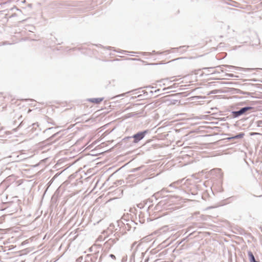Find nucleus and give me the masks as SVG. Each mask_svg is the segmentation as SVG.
<instances>
[{
	"label": "nucleus",
	"mask_w": 262,
	"mask_h": 262,
	"mask_svg": "<svg viewBox=\"0 0 262 262\" xmlns=\"http://www.w3.org/2000/svg\"><path fill=\"white\" fill-rule=\"evenodd\" d=\"M136 145V144L131 136H126L123 138L121 141L116 145V147H121L124 149H128L134 148Z\"/></svg>",
	"instance_id": "1"
},
{
	"label": "nucleus",
	"mask_w": 262,
	"mask_h": 262,
	"mask_svg": "<svg viewBox=\"0 0 262 262\" xmlns=\"http://www.w3.org/2000/svg\"><path fill=\"white\" fill-rule=\"evenodd\" d=\"M254 107L250 106H246L241 108L237 111H232L231 112V118H237L242 115H246L250 113Z\"/></svg>",
	"instance_id": "2"
},
{
	"label": "nucleus",
	"mask_w": 262,
	"mask_h": 262,
	"mask_svg": "<svg viewBox=\"0 0 262 262\" xmlns=\"http://www.w3.org/2000/svg\"><path fill=\"white\" fill-rule=\"evenodd\" d=\"M150 133V130L145 129L139 131L135 133L133 135L131 136L134 142L137 145L139 142L143 139L145 136Z\"/></svg>",
	"instance_id": "3"
},
{
	"label": "nucleus",
	"mask_w": 262,
	"mask_h": 262,
	"mask_svg": "<svg viewBox=\"0 0 262 262\" xmlns=\"http://www.w3.org/2000/svg\"><path fill=\"white\" fill-rule=\"evenodd\" d=\"M103 99L104 98H90L89 99V101L91 102L94 103L95 104H99L101 101H102Z\"/></svg>",
	"instance_id": "4"
},
{
	"label": "nucleus",
	"mask_w": 262,
	"mask_h": 262,
	"mask_svg": "<svg viewBox=\"0 0 262 262\" xmlns=\"http://www.w3.org/2000/svg\"><path fill=\"white\" fill-rule=\"evenodd\" d=\"M259 69L258 68H240V71L243 72H251L253 71H258Z\"/></svg>",
	"instance_id": "5"
},
{
	"label": "nucleus",
	"mask_w": 262,
	"mask_h": 262,
	"mask_svg": "<svg viewBox=\"0 0 262 262\" xmlns=\"http://www.w3.org/2000/svg\"><path fill=\"white\" fill-rule=\"evenodd\" d=\"M244 136H245V133L243 132H241L235 136H233L232 138H233L234 140L237 139H241V138H243Z\"/></svg>",
	"instance_id": "6"
},
{
	"label": "nucleus",
	"mask_w": 262,
	"mask_h": 262,
	"mask_svg": "<svg viewBox=\"0 0 262 262\" xmlns=\"http://www.w3.org/2000/svg\"><path fill=\"white\" fill-rule=\"evenodd\" d=\"M248 256L250 258V262H257V261L255 260L254 256L253 254V253L251 251H249L248 253Z\"/></svg>",
	"instance_id": "7"
},
{
	"label": "nucleus",
	"mask_w": 262,
	"mask_h": 262,
	"mask_svg": "<svg viewBox=\"0 0 262 262\" xmlns=\"http://www.w3.org/2000/svg\"><path fill=\"white\" fill-rule=\"evenodd\" d=\"M188 48V47L186 46H181L179 48H174L173 49L174 50H178V49H184V51H186L187 48Z\"/></svg>",
	"instance_id": "8"
},
{
	"label": "nucleus",
	"mask_w": 262,
	"mask_h": 262,
	"mask_svg": "<svg viewBox=\"0 0 262 262\" xmlns=\"http://www.w3.org/2000/svg\"><path fill=\"white\" fill-rule=\"evenodd\" d=\"M119 53H122V54H126L127 53H128V52L127 51H125V50H120L119 51H117Z\"/></svg>",
	"instance_id": "9"
},
{
	"label": "nucleus",
	"mask_w": 262,
	"mask_h": 262,
	"mask_svg": "<svg viewBox=\"0 0 262 262\" xmlns=\"http://www.w3.org/2000/svg\"><path fill=\"white\" fill-rule=\"evenodd\" d=\"M226 76L227 77V78H228L230 77H233L235 76L233 74H226Z\"/></svg>",
	"instance_id": "10"
},
{
	"label": "nucleus",
	"mask_w": 262,
	"mask_h": 262,
	"mask_svg": "<svg viewBox=\"0 0 262 262\" xmlns=\"http://www.w3.org/2000/svg\"><path fill=\"white\" fill-rule=\"evenodd\" d=\"M11 10L12 11H14L15 10H17V11H20L19 9H18L16 7H13V8H12L11 9Z\"/></svg>",
	"instance_id": "11"
},
{
	"label": "nucleus",
	"mask_w": 262,
	"mask_h": 262,
	"mask_svg": "<svg viewBox=\"0 0 262 262\" xmlns=\"http://www.w3.org/2000/svg\"><path fill=\"white\" fill-rule=\"evenodd\" d=\"M79 160V159H77V160H74V161H73V162H71V163H69V164H76V162H77V161H78Z\"/></svg>",
	"instance_id": "12"
},
{
	"label": "nucleus",
	"mask_w": 262,
	"mask_h": 262,
	"mask_svg": "<svg viewBox=\"0 0 262 262\" xmlns=\"http://www.w3.org/2000/svg\"><path fill=\"white\" fill-rule=\"evenodd\" d=\"M143 54L144 55H151V53H149V52H144L143 53Z\"/></svg>",
	"instance_id": "13"
},
{
	"label": "nucleus",
	"mask_w": 262,
	"mask_h": 262,
	"mask_svg": "<svg viewBox=\"0 0 262 262\" xmlns=\"http://www.w3.org/2000/svg\"><path fill=\"white\" fill-rule=\"evenodd\" d=\"M226 66L228 68H229L230 69L235 68V67L233 66H227L226 65Z\"/></svg>",
	"instance_id": "14"
},
{
	"label": "nucleus",
	"mask_w": 262,
	"mask_h": 262,
	"mask_svg": "<svg viewBox=\"0 0 262 262\" xmlns=\"http://www.w3.org/2000/svg\"><path fill=\"white\" fill-rule=\"evenodd\" d=\"M226 139L228 141L229 140H234L233 138H232V136L231 137H228L226 138Z\"/></svg>",
	"instance_id": "15"
},
{
	"label": "nucleus",
	"mask_w": 262,
	"mask_h": 262,
	"mask_svg": "<svg viewBox=\"0 0 262 262\" xmlns=\"http://www.w3.org/2000/svg\"><path fill=\"white\" fill-rule=\"evenodd\" d=\"M110 257H111L112 258L114 259H116V257H115V256L114 255H113V254H111V255H110Z\"/></svg>",
	"instance_id": "16"
},
{
	"label": "nucleus",
	"mask_w": 262,
	"mask_h": 262,
	"mask_svg": "<svg viewBox=\"0 0 262 262\" xmlns=\"http://www.w3.org/2000/svg\"><path fill=\"white\" fill-rule=\"evenodd\" d=\"M130 59L132 60H140L139 59H137V58H130Z\"/></svg>",
	"instance_id": "17"
},
{
	"label": "nucleus",
	"mask_w": 262,
	"mask_h": 262,
	"mask_svg": "<svg viewBox=\"0 0 262 262\" xmlns=\"http://www.w3.org/2000/svg\"><path fill=\"white\" fill-rule=\"evenodd\" d=\"M112 47H110V46H108L106 49H108V50H111Z\"/></svg>",
	"instance_id": "18"
},
{
	"label": "nucleus",
	"mask_w": 262,
	"mask_h": 262,
	"mask_svg": "<svg viewBox=\"0 0 262 262\" xmlns=\"http://www.w3.org/2000/svg\"><path fill=\"white\" fill-rule=\"evenodd\" d=\"M125 93H124V94H122V95H118V96H117V97H120V96H124V95H125Z\"/></svg>",
	"instance_id": "19"
},
{
	"label": "nucleus",
	"mask_w": 262,
	"mask_h": 262,
	"mask_svg": "<svg viewBox=\"0 0 262 262\" xmlns=\"http://www.w3.org/2000/svg\"><path fill=\"white\" fill-rule=\"evenodd\" d=\"M16 16V14L15 13H14L13 14L11 17H14V16Z\"/></svg>",
	"instance_id": "20"
},
{
	"label": "nucleus",
	"mask_w": 262,
	"mask_h": 262,
	"mask_svg": "<svg viewBox=\"0 0 262 262\" xmlns=\"http://www.w3.org/2000/svg\"><path fill=\"white\" fill-rule=\"evenodd\" d=\"M152 53H156V51H152ZM157 54H161V53L157 52Z\"/></svg>",
	"instance_id": "21"
},
{
	"label": "nucleus",
	"mask_w": 262,
	"mask_h": 262,
	"mask_svg": "<svg viewBox=\"0 0 262 262\" xmlns=\"http://www.w3.org/2000/svg\"><path fill=\"white\" fill-rule=\"evenodd\" d=\"M96 164H102V162H98L96 163Z\"/></svg>",
	"instance_id": "22"
},
{
	"label": "nucleus",
	"mask_w": 262,
	"mask_h": 262,
	"mask_svg": "<svg viewBox=\"0 0 262 262\" xmlns=\"http://www.w3.org/2000/svg\"><path fill=\"white\" fill-rule=\"evenodd\" d=\"M130 162H131V161H129V162H128L126 163L125 164H129V163H130Z\"/></svg>",
	"instance_id": "23"
},
{
	"label": "nucleus",
	"mask_w": 262,
	"mask_h": 262,
	"mask_svg": "<svg viewBox=\"0 0 262 262\" xmlns=\"http://www.w3.org/2000/svg\"><path fill=\"white\" fill-rule=\"evenodd\" d=\"M181 58H178L177 59H176V60H178V59H181Z\"/></svg>",
	"instance_id": "24"
},
{
	"label": "nucleus",
	"mask_w": 262,
	"mask_h": 262,
	"mask_svg": "<svg viewBox=\"0 0 262 262\" xmlns=\"http://www.w3.org/2000/svg\"><path fill=\"white\" fill-rule=\"evenodd\" d=\"M23 3H25V1L24 0V1L22 2Z\"/></svg>",
	"instance_id": "25"
},
{
	"label": "nucleus",
	"mask_w": 262,
	"mask_h": 262,
	"mask_svg": "<svg viewBox=\"0 0 262 262\" xmlns=\"http://www.w3.org/2000/svg\"><path fill=\"white\" fill-rule=\"evenodd\" d=\"M206 69H207V68H206ZM208 69H209V68H208ZM209 69H212V68H209Z\"/></svg>",
	"instance_id": "26"
},
{
	"label": "nucleus",
	"mask_w": 262,
	"mask_h": 262,
	"mask_svg": "<svg viewBox=\"0 0 262 262\" xmlns=\"http://www.w3.org/2000/svg\"><path fill=\"white\" fill-rule=\"evenodd\" d=\"M130 53H135V52H131Z\"/></svg>",
	"instance_id": "27"
},
{
	"label": "nucleus",
	"mask_w": 262,
	"mask_h": 262,
	"mask_svg": "<svg viewBox=\"0 0 262 262\" xmlns=\"http://www.w3.org/2000/svg\"><path fill=\"white\" fill-rule=\"evenodd\" d=\"M222 120H225L224 118L222 119Z\"/></svg>",
	"instance_id": "28"
}]
</instances>
